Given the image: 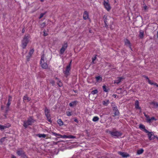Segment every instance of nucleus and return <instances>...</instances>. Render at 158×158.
Listing matches in <instances>:
<instances>
[{
    "mask_svg": "<svg viewBox=\"0 0 158 158\" xmlns=\"http://www.w3.org/2000/svg\"><path fill=\"white\" fill-rule=\"evenodd\" d=\"M30 36L29 34L25 35L23 40H22V47L24 49L30 41Z\"/></svg>",
    "mask_w": 158,
    "mask_h": 158,
    "instance_id": "obj_1",
    "label": "nucleus"
},
{
    "mask_svg": "<svg viewBox=\"0 0 158 158\" xmlns=\"http://www.w3.org/2000/svg\"><path fill=\"white\" fill-rule=\"evenodd\" d=\"M34 122V121L33 119L30 117L28 118L27 121H24L23 126L25 128H26L28 126L31 125L32 123Z\"/></svg>",
    "mask_w": 158,
    "mask_h": 158,
    "instance_id": "obj_2",
    "label": "nucleus"
},
{
    "mask_svg": "<svg viewBox=\"0 0 158 158\" xmlns=\"http://www.w3.org/2000/svg\"><path fill=\"white\" fill-rule=\"evenodd\" d=\"M44 55L43 54L40 60V64L42 67L44 69H47L48 67L47 64L44 62Z\"/></svg>",
    "mask_w": 158,
    "mask_h": 158,
    "instance_id": "obj_3",
    "label": "nucleus"
},
{
    "mask_svg": "<svg viewBox=\"0 0 158 158\" xmlns=\"http://www.w3.org/2000/svg\"><path fill=\"white\" fill-rule=\"evenodd\" d=\"M103 5L105 8L108 11H109L111 9V6L109 3L108 0H103Z\"/></svg>",
    "mask_w": 158,
    "mask_h": 158,
    "instance_id": "obj_4",
    "label": "nucleus"
},
{
    "mask_svg": "<svg viewBox=\"0 0 158 158\" xmlns=\"http://www.w3.org/2000/svg\"><path fill=\"white\" fill-rule=\"evenodd\" d=\"M50 110L48 109L47 107H46L44 110L45 114L47 118V120L49 122H51V120L50 118V114H49Z\"/></svg>",
    "mask_w": 158,
    "mask_h": 158,
    "instance_id": "obj_5",
    "label": "nucleus"
},
{
    "mask_svg": "<svg viewBox=\"0 0 158 158\" xmlns=\"http://www.w3.org/2000/svg\"><path fill=\"white\" fill-rule=\"evenodd\" d=\"M110 133L112 136L115 138H118L122 135L121 133L118 131H110Z\"/></svg>",
    "mask_w": 158,
    "mask_h": 158,
    "instance_id": "obj_6",
    "label": "nucleus"
},
{
    "mask_svg": "<svg viewBox=\"0 0 158 158\" xmlns=\"http://www.w3.org/2000/svg\"><path fill=\"white\" fill-rule=\"evenodd\" d=\"M71 61L70 62L69 65L67 66L66 69V70L65 71H64V72L65 75L66 76V77H67V76H69L70 74L69 71L71 69Z\"/></svg>",
    "mask_w": 158,
    "mask_h": 158,
    "instance_id": "obj_7",
    "label": "nucleus"
},
{
    "mask_svg": "<svg viewBox=\"0 0 158 158\" xmlns=\"http://www.w3.org/2000/svg\"><path fill=\"white\" fill-rule=\"evenodd\" d=\"M67 47H68L67 44L66 43H64V44H63L62 45V47L60 50V54H61V55L63 54L64 53L65 51L67 49Z\"/></svg>",
    "mask_w": 158,
    "mask_h": 158,
    "instance_id": "obj_8",
    "label": "nucleus"
},
{
    "mask_svg": "<svg viewBox=\"0 0 158 158\" xmlns=\"http://www.w3.org/2000/svg\"><path fill=\"white\" fill-rule=\"evenodd\" d=\"M144 116L146 118L147 121L148 123H152L153 121H156V119L154 117H152L151 118H150L149 115H146L145 114H144Z\"/></svg>",
    "mask_w": 158,
    "mask_h": 158,
    "instance_id": "obj_9",
    "label": "nucleus"
},
{
    "mask_svg": "<svg viewBox=\"0 0 158 158\" xmlns=\"http://www.w3.org/2000/svg\"><path fill=\"white\" fill-rule=\"evenodd\" d=\"M148 138L150 140H153L155 138L156 136L152 132H149L148 131Z\"/></svg>",
    "mask_w": 158,
    "mask_h": 158,
    "instance_id": "obj_10",
    "label": "nucleus"
},
{
    "mask_svg": "<svg viewBox=\"0 0 158 158\" xmlns=\"http://www.w3.org/2000/svg\"><path fill=\"white\" fill-rule=\"evenodd\" d=\"M10 126V125L9 123L6 124L4 125L0 124V130L2 131L5 129L9 128Z\"/></svg>",
    "mask_w": 158,
    "mask_h": 158,
    "instance_id": "obj_11",
    "label": "nucleus"
},
{
    "mask_svg": "<svg viewBox=\"0 0 158 158\" xmlns=\"http://www.w3.org/2000/svg\"><path fill=\"white\" fill-rule=\"evenodd\" d=\"M112 106L114 114L115 115H118L119 114V111L117 107V106L115 105H112Z\"/></svg>",
    "mask_w": 158,
    "mask_h": 158,
    "instance_id": "obj_12",
    "label": "nucleus"
},
{
    "mask_svg": "<svg viewBox=\"0 0 158 158\" xmlns=\"http://www.w3.org/2000/svg\"><path fill=\"white\" fill-rule=\"evenodd\" d=\"M52 134L54 136H60V137L62 138H68V136H67L65 135H61L60 134H57L56 133L54 132H52Z\"/></svg>",
    "mask_w": 158,
    "mask_h": 158,
    "instance_id": "obj_13",
    "label": "nucleus"
},
{
    "mask_svg": "<svg viewBox=\"0 0 158 158\" xmlns=\"http://www.w3.org/2000/svg\"><path fill=\"white\" fill-rule=\"evenodd\" d=\"M124 78L123 77H118L117 78V79L114 81V83L118 84L120 83L123 79Z\"/></svg>",
    "mask_w": 158,
    "mask_h": 158,
    "instance_id": "obj_14",
    "label": "nucleus"
},
{
    "mask_svg": "<svg viewBox=\"0 0 158 158\" xmlns=\"http://www.w3.org/2000/svg\"><path fill=\"white\" fill-rule=\"evenodd\" d=\"M17 154L19 156H26L25 154V153L24 151L22 150H19L17 151Z\"/></svg>",
    "mask_w": 158,
    "mask_h": 158,
    "instance_id": "obj_15",
    "label": "nucleus"
},
{
    "mask_svg": "<svg viewBox=\"0 0 158 158\" xmlns=\"http://www.w3.org/2000/svg\"><path fill=\"white\" fill-rule=\"evenodd\" d=\"M118 153L123 157H128L130 156V155L127 153L122 152H119Z\"/></svg>",
    "mask_w": 158,
    "mask_h": 158,
    "instance_id": "obj_16",
    "label": "nucleus"
},
{
    "mask_svg": "<svg viewBox=\"0 0 158 158\" xmlns=\"http://www.w3.org/2000/svg\"><path fill=\"white\" fill-rule=\"evenodd\" d=\"M150 104L152 106L153 108H156L158 107V103L157 102H150Z\"/></svg>",
    "mask_w": 158,
    "mask_h": 158,
    "instance_id": "obj_17",
    "label": "nucleus"
},
{
    "mask_svg": "<svg viewBox=\"0 0 158 158\" xmlns=\"http://www.w3.org/2000/svg\"><path fill=\"white\" fill-rule=\"evenodd\" d=\"M139 128L145 133H148V131L145 129L144 125L143 124H140L139 126Z\"/></svg>",
    "mask_w": 158,
    "mask_h": 158,
    "instance_id": "obj_18",
    "label": "nucleus"
},
{
    "mask_svg": "<svg viewBox=\"0 0 158 158\" xmlns=\"http://www.w3.org/2000/svg\"><path fill=\"white\" fill-rule=\"evenodd\" d=\"M124 42H125V44L126 45L129 47L131 48V44L130 43V42L129 40H128L127 39H125L124 40Z\"/></svg>",
    "mask_w": 158,
    "mask_h": 158,
    "instance_id": "obj_19",
    "label": "nucleus"
},
{
    "mask_svg": "<svg viewBox=\"0 0 158 158\" xmlns=\"http://www.w3.org/2000/svg\"><path fill=\"white\" fill-rule=\"evenodd\" d=\"M83 19L85 20H86L88 19L89 18V14L88 12L86 11H84V13L83 14Z\"/></svg>",
    "mask_w": 158,
    "mask_h": 158,
    "instance_id": "obj_20",
    "label": "nucleus"
},
{
    "mask_svg": "<svg viewBox=\"0 0 158 158\" xmlns=\"http://www.w3.org/2000/svg\"><path fill=\"white\" fill-rule=\"evenodd\" d=\"M12 97L11 96H9V98L8 100V102L6 106L8 108H9L10 105L11 104V101L12 100Z\"/></svg>",
    "mask_w": 158,
    "mask_h": 158,
    "instance_id": "obj_21",
    "label": "nucleus"
},
{
    "mask_svg": "<svg viewBox=\"0 0 158 158\" xmlns=\"http://www.w3.org/2000/svg\"><path fill=\"white\" fill-rule=\"evenodd\" d=\"M96 81L97 82H100L102 81V78L100 76L96 77Z\"/></svg>",
    "mask_w": 158,
    "mask_h": 158,
    "instance_id": "obj_22",
    "label": "nucleus"
},
{
    "mask_svg": "<svg viewBox=\"0 0 158 158\" xmlns=\"http://www.w3.org/2000/svg\"><path fill=\"white\" fill-rule=\"evenodd\" d=\"M135 107L137 109H140V108L139 106V102L137 100L136 101L135 103Z\"/></svg>",
    "mask_w": 158,
    "mask_h": 158,
    "instance_id": "obj_23",
    "label": "nucleus"
},
{
    "mask_svg": "<svg viewBox=\"0 0 158 158\" xmlns=\"http://www.w3.org/2000/svg\"><path fill=\"white\" fill-rule=\"evenodd\" d=\"M77 102L76 101H74L72 102L69 104V105L71 107H72L76 105Z\"/></svg>",
    "mask_w": 158,
    "mask_h": 158,
    "instance_id": "obj_24",
    "label": "nucleus"
},
{
    "mask_svg": "<svg viewBox=\"0 0 158 158\" xmlns=\"http://www.w3.org/2000/svg\"><path fill=\"white\" fill-rule=\"evenodd\" d=\"M23 99V101H27V102H29L30 101L31 98L26 95L24 97Z\"/></svg>",
    "mask_w": 158,
    "mask_h": 158,
    "instance_id": "obj_25",
    "label": "nucleus"
},
{
    "mask_svg": "<svg viewBox=\"0 0 158 158\" xmlns=\"http://www.w3.org/2000/svg\"><path fill=\"white\" fill-rule=\"evenodd\" d=\"M144 35V32L143 31L141 30L139 31V36L141 38H143Z\"/></svg>",
    "mask_w": 158,
    "mask_h": 158,
    "instance_id": "obj_26",
    "label": "nucleus"
},
{
    "mask_svg": "<svg viewBox=\"0 0 158 158\" xmlns=\"http://www.w3.org/2000/svg\"><path fill=\"white\" fill-rule=\"evenodd\" d=\"M109 103V100H108L102 101V104L105 106H107Z\"/></svg>",
    "mask_w": 158,
    "mask_h": 158,
    "instance_id": "obj_27",
    "label": "nucleus"
},
{
    "mask_svg": "<svg viewBox=\"0 0 158 158\" xmlns=\"http://www.w3.org/2000/svg\"><path fill=\"white\" fill-rule=\"evenodd\" d=\"M144 151V150L143 149H141L138 150L137 151V154L138 155H140L142 154Z\"/></svg>",
    "mask_w": 158,
    "mask_h": 158,
    "instance_id": "obj_28",
    "label": "nucleus"
},
{
    "mask_svg": "<svg viewBox=\"0 0 158 158\" xmlns=\"http://www.w3.org/2000/svg\"><path fill=\"white\" fill-rule=\"evenodd\" d=\"M99 119V118L97 116H94L92 120L94 122L98 121Z\"/></svg>",
    "mask_w": 158,
    "mask_h": 158,
    "instance_id": "obj_29",
    "label": "nucleus"
},
{
    "mask_svg": "<svg viewBox=\"0 0 158 158\" xmlns=\"http://www.w3.org/2000/svg\"><path fill=\"white\" fill-rule=\"evenodd\" d=\"M58 124L60 126L63 125V122L61 119H59L57 121Z\"/></svg>",
    "mask_w": 158,
    "mask_h": 158,
    "instance_id": "obj_30",
    "label": "nucleus"
},
{
    "mask_svg": "<svg viewBox=\"0 0 158 158\" xmlns=\"http://www.w3.org/2000/svg\"><path fill=\"white\" fill-rule=\"evenodd\" d=\"M37 136L40 138L43 137V138H44L46 137V135L45 134H38Z\"/></svg>",
    "mask_w": 158,
    "mask_h": 158,
    "instance_id": "obj_31",
    "label": "nucleus"
},
{
    "mask_svg": "<svg viewBox=\"0 0 158 158\" xmlns=\"http://www.w3.org/2000/svg\"><path fill=\"white\" fill-rule=\"evenodd\" d=\"M98 93V91L97 89H95L92 91L91 92V94H95Z\"/></svg>",
    "mask_w": 158,
    "mask_h": 158,
    "instance_id": "obj_32",
    "label": "nucleus"
},
{
    "mask_svg": "<svg viewBox=\"0 0 158 158\" xmlns=\"http://www.w3.org/2000/svg\"><path fill=\"white\" fill-rule=\"evenodd\" d=\"M143 8L144 10H146L148 9V8L147 6L144 4H143Z\"/></svg>",
    "mask_w": 158,
    "mask_h": 158,
    "instance_id": "obj_33",
    "label": "nucleus"
},
{
    "mask_svg": "<svg viewBox=\"0 0 158 158\" xmlns=\"http://www.w3.org/2000/svg\"><path fill=\"white\" fill-rule=\"evenodd\" d=\"M148 82L149 83V84H150L151 85H155V84H156V83H154L152 82L151 80H148Z\"/></svg>",
    "mask_w": 158,
    "mask_h": 158,
    "instance_id": "obj_34",
    "label": "nucleus"
},
{
    "mask_svg": "<svg viewBox=\"0 0 158 158\" xmlns=\"http://www.w3.org/2000/svg\"><path fill=\"white\" fill-rule=\"evenodd\" d=\"M68 138L69 139H75L76 138V137L72 135H69L68 136Z\"/></svg>",
    "mask_w": 158,
    "mask_h": 158,
    "instance_id": "obj_35",
    "label": "nucleus"
},
{
    "mask_svg": "<svg viewBox=\"0 0 158 158\" xmlns=\"http://www.w3.org/2000/svg\"><path fill=\"white\" fill-rule=\"evenodd\" d=\"M103 89L104 91L107 92H108V90L106 89V86L105 85H104L102 86Z\"/></svg>",
    "mask_w": 158,
    "mask_h": 158,
    "instance_id": "obj_36",
    "label": "nucleus"
},
{
    "mask_svg": "<svg viewBox=\"0 0 158 158\" xmlns=\"http://www.w3.org/2000/svg\"><path fill=\"white\" fill-rule=\"evenodd\" d=\"M45 13H41L40 14V16L39 17V19H40L42 17H43V16H44V15L45 14Z\"/></svg>",
    "mask_w": 158,
    "mask_h": 158,
    "instance_id": "obj_37",
    "label": "nucleus"
},
{
    "mask_svg": "<svg viewBox=\"0 0 158 158\" xmlns=\"http://www.w3.org/2000/svg\"><path fill=\"white\" fill-rule=\"evenodd\" d=\"M96 56H94V57H93L92 58V63L93 64H95L94 61L96 59Z\"/></svg>",
    "mask_w": 158,
    "mask_h": 158,
    "instance_id": "obj_38",
    "label": "nucleus"
},
{
    "mask_svg": "<svg viewBox=\"0 0 158 158\" xmlns=\"http://www.w3.org/2000/svg\"><path fill=\"white\" fill-rule=\"evenodd\" d=\"M34 51L33 49H32L30 50L29 53V55H30V56H31L32 54L33 53Z\"/></svg>",
    "mask_w": 158,
    "mask_h": 158,
    "instance_id": "obj_39",
    "label": "nucleus"
},
{
    "mask_svg": "<svg viewBox=\"0 0 158 158\" xmlns=\"http://www.w3.org/2000/svg\"><path fill=\"white\" fill-rule=\"evenodd\" d=\"M66 114L68 116H71L72 115V114H71V113L69 111H67L66 112Z\"/></svg>",
    "mask_w": 158,
    "mask_h": 158,
    "instance_id": "obj_40",
    "label": "nucleus"
},
{
    "mask_svg": "<svg viewBox=\"0 0 158 158\" xmlns=\"http://www.w3.org/2000/svg\"><path fill=\"white\" fill-rule=\"evenodd\" d=\"M31 56H30V55H29L28 56H27V61L29 60V59L30 57H31Z\"/></svg>",
    "mask_w": 158,
    "mask_h": 158,
    "instance_id": "obj_41",
    "label": "nucleus"
},
{
    "mask_svg": "<svg viewBox=\"0 0 158 158\" xmlns=\"http://www.w3.org/2000/svg\"><path fill=\"white\" fill-rule=\"evenodd\" d=\"M74 121L77 123H78L79 122V121H78V120L77 119V118H75L74 119Z\"/></svg>",
    "mask_w": 158,
    "mask_h": 158,
    "instance_id": "obj_42",
    "label": "nucleus"
},
{
    "mask_svg": "<svg viewBox=\"0 0 158 158\" xmlns=\"http://www.w3.org/2000/svg\"><path fill=\"white\" fill-rule=\"evenodd\" d=\"M144 77H145L147 80H148H148H149L148 77L146 76H144Z\"/></svg>",
    "mask_w": 158,
    "mask_h": 158,
    "instance_id": "obj_43",
    "label": "nucleus"
},
{
    "mask_svg": "<svg viewBox=\"0 0 158 158\" xmlns=\"http://www.w3.org/2000/svg\"><path fill=\"white\" fill-rule=\"evenodd\" d=\"M44 36H46L48 35V34L46 33L45 32H44Z\"/></svg>",
    "mask_w": 158,
    "mask_h": 158,
    "instance_id": "obj_44",
    "label": "nucleus"
},
{
    "mask_svg": "<svg viewBox=\"0 0 158 158\" xmlns=\"http://www.w3.org/2000/svg\"><path fill=\"white\" fill-rule=\"evenodd\" d=\"M11 158H16V156L13 155H12L11 156Z\"/></svg>",
    "mask_w": 158,
    "mask_h": 158,
    "instance_id": "obj_45",
    "label": "nucleus"
},
{
    "mask_svg": "<svg viewBox=\"0 0 158 158\" xmlns=\"http://www.w3.org/2000/svg\"><path fill=\"white\" fill-rule=\"evenodd\" d=\"M58 84L59 85V86L60 87L61 86V85H62V84L61 83H58Z\"/></svg>",
    "mask_w": 158,
    "mask_h": 158,
    "instance_id": "obj_46",
    "label": "nucleus"
},
{
    "mask_svg": "<svg viewBox=\"0 0 158 158\" xmlns=\"http://www.w3.org/2000/svg\"><path fill=\"white\" fill-rule=\"evenodd\" d=\"M116 95L115 94H113V97H114V98H116Z\"/></svg>",
    "mask_w": 158,
    "mask_h": 158,
    "instance_id": "obj_47",
    "label": "nucleus"
},
{
    "mask_svg": "<svg viewBox=\"0 0 158 158\" xmlns=\"http://www.w3.org/2000/svg\"><path fill=\"white\" fill-rule=\"evenodd\" d=\"M155 84V86H156V87H158V85L156 83V84Z\"/></svg>",
    "mask_w": 158,
    "mask_h": 158,
    "instance_id": "obj_48",
    "label": "nucleus"
},
{
    "mask_svg": "<svg viewBox=\"0 0 158 158\" xmlns=\"http://www.w3.org/2000/svg\"><path fill=\"white\" fill-rule=\"evenodd\" d=\"M106 22H107L106 21V20H105L104 22H105V23L106 25Z\"/></svg>",
    "mask_w": 158,
    "mask_h": 158,
    "instance_id": "obj_49",
    "label": "nucleus"
},
{
    "mask_svg": "<svg viewBox=\"0 0 158 158\" xmlns=\"http://www.w3.org/2000/svg\"><path fill=\"white\" fill-rule=\"evenodd\" d=\"M155 138H156L157 139V140L158 141V137L157 136H156L155 137Z\"/></svg>",
    "mask_w": 158,
    "mask_h": 158,
    "instance_id": "obj_50",
    "label": "nucleus"
},
{
    "mask_svg": "<svg viewBox=\"0 0 158 158\" xmlns=\"http://www.w3.org/2000/svg\"><path fill=\"white\" fill-rule=\"evenodd\" d=\"M42 2H43L44 1V0H40Z\"/></svg>",
    "mask_w": 158,
    "mask_h": 158,
    "instance_id": "obj_51",
    "label": "nucleus"
},
{
    "mask_svg": "<svg viewBox=\"0 0 158 158\" xmlns=\"http://www.w3.org/2000/svg\"><path fill=\"white\" fill-rule=\"evenodd\" d=\"M52 83L53 84H54V82L53 81H52Z\"/></svg>",
    "mask_w": 158,
    "mask_h": 158,
    "instance_id": "obj_52",
    "label": "nucleus"
},
{
    "mask_svg": "<svg viewBox=\"0 0 158 158\" xmlns=\"http://www.w3.org/2000/svg\"><path fill=\"white\" fill-rule=\"evenodd\" d=\"M3 139H4V138H2V139H1V140Z\"/></svg>",
    "mask_w": 158,
    "mask_h": 158,
    "instance_id": "obj_53",
    "label": "nucleus"
},
{
    "mask_svg": "<svg viewBox=\"0 0 158 158\" xmlns=\"http://www.w3.org/2000/svg\"><path fill=\"white\" fill-rule=\"evenodd\" d=\"M22 31H23H23H24L22 30Z\"/></svg>",
    "mask_w": 158,
    "mask_h": 158,
    "instance_id": "obj_54",
    "label": "nucleus"
},
{
    "mask_svg": "<svg viewBox=\"0 0 158 158\" xmlns=\"http://www.w3.org/2000/svg\"><path fill=\"white\" fill-rule=\"evenodd\" d=\"M22 31H23H23H24L22 30Z\"/></svg>",
    "mask_w": 158,
    "mask_h": 158,
    "instance_id": "obj_55",
    "label": "nucleus"
}]
</instances>
